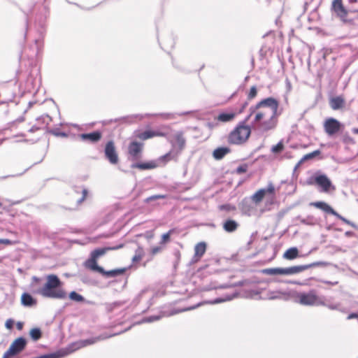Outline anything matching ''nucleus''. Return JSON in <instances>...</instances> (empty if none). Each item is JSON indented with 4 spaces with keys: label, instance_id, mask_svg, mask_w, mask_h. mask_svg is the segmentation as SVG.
Returning a JSON list of instances; mask_svg holds the SVG:
<instances>
[{
    "label": "nucleus",
    "instance_id": "obj_44",
    "mask_svg": "<svg viewBox=\"0 0 358 358\" xmlns=\"http://www.w3.org/2000/svg\"><path fill=\"white\" fill-rule=\"evenodd\" d=\"M320 151L317 150L303 156V159H310L320 155Z\"/></svg>",
    "mask_w": 358,
    "mask_h": 358
},
{
    "label": "nucleus",
    "instance_id": "obj_33",
    "mask_svg": "<svg viewBox=\"0 0 358 358\" xmlns=\"http://www.w3.org/2000/svg\"><path fill=\"white\" fill-rule=\"evenodd\" d=\"M69 297L71 300L76 302H83L85 301V298L80 294L75 291L70 292Z\"/></svg>",
    "mask_w": 358,
    "mask_h": 358
},
{
    "label": "nucleus",
    "instance_id": "obj_59",
    "mask_svg": "<svg viewBox=\"0 0 358 358\" xmlns=\"http://www.w3.org/2000/svg\"><path fill=\"white\" fill-rule=\"evenodd\" d=\"M38 129H39V127H36V126H33V127H32L29 130V132H34V131H37V130H38Z\"/></svg>",
    "mask_w": 358,
    "mask_h": 358
},
{
    "label": "nucleus",
    "instance_id": "obj_46",
    "mask_svg": "<svg viewBox=\"0 0 358 358\" xmlns=\"http://www.w3.org/2000/svg\"><path fill=\"white\" fill-rule=\"evenodd\" d=\"M248 169V166L246 164H242L237 167L236 173L238 174H241L245 173Z\"/></svg>",
    "mask_w": 358,
    "mask_h": 358
},
{
    "label": "nucleus",
    "instance_id": "obj_20",
    "mask_svg": "<svg viewBox=\"0 0 358 358\" xmlns=\"http://www.w3.org/2000/svg\"><path fill=\"white\" fill-rule=\"evenodd\" d=\"M222 227L225 231L231 233L238 229V224L234 220L228 219L223 222Z\"/></svg>",
    "mask_w": 358,
    "mask_h": 358
},
{
    "label": "nucleus",
    "instance_id": "obj_32",
    "mask_svg": "<svg viewBox=\"0 0 358 358\" xmlns=\"http://www.w3.org/2000/svg\"><path fill=\"white\" fill-rule=\"evenodd\" d=\"M29 334L31 338L35 341L39 340L42 336L41 331L39 328L31 329L29 332Z\"/></svg>",
    "mask_w": 358,
    "mask_h": 358
},
{
    "label": "nucleus",
    "instance_id": "obj_21",
    "mask_svg": "<svg viewBox=\"0 0 358 358\" xmlns=\"http://www.w3.org/2000/svg\"><path fill=\"white\" fill-rule=\"evenodd\" d=\"M85 266L92 271H97L99 273H101V272L103 271V268L101 266H99L97 264L96 259H94L92 256H91L90 259H89L87 261H86Z\"/></svg>",
    "mask_w": 358,
    "mask_h": 358
},
{
    "label": "nucleus",
    "instance_id": "obj_41",
    "mask_svg": "<svg viewBox=\"0 0 358 358\" xmlns=\"http://www.w3.org/2000/svg\"><path fill=\"white\" fill-rule=\"evenodd\" d=\"M284 145L281 141H280L277 145H274L271 148V151L273 153H279L283 150Z\"/></svg>",
    "mask_w": 358,
    "mask_h": 358
},
{
    "label": "nucleus",
    "instance_id": "obj_16",
    "mask_svg": "<svg viewBox=\"0 0 358 358\" xmlns=\"http://www.w3.org/2000/svg\"><path fill=\"white\" fill-rule=\"evenodd\" d=\"M102 136L101 132L99 131H94L91 133L80 134L79 138L83 141H88L90 143H96L101 140Z\"/></svg>",
    "mask_w": 358,
    "mask_h": 358
},
{
    "label": "nucleus",
    "instance_id": "obj_24",
    "mask_svg": "<svg viewBox=\"0 0 358 358\" xmlns=\"http://www.w3.org/2000/svg\"><path fill=\"white\" fill-rule=\"evenodd\" d=\"M299 257V250L296 247L290 248L283 255V258L292 260Z\"/></svg>",
    "mask_w": 358,
    "mask_h": 358
},
{
    "label": "nucleus",
    "instance_id": "obj_2",
    "mask_svg": "<svg viewBox=\"0 0 358 358\" xmlns=\"http://www.w3.org/2000/svg\"><path fill=\"white\" fill-rule=\"evenodd\" d=\"M45 284L34 293L44 298L53 299H65L67 297L66 292L62 288L63 283L55 274H49L45 276Z\"/></svg>",
    "mask_w": 358,
    "mask_h": 358
},
{
    "label": "nucleus",
    "instance_id": "obj_40",
    "mask_svg": "<svg viewBox=\"0 0 358 358\" xmlns=\"http://www.w3.org/2000/svg\"><path fill=\"white\" fill-rule=\"evenodd\" d=\"M257 94V87H256V86H252L250 88V92L248 94V99L249 100L253 99L254 98L256 97Z\"/></svg>",
    "mask_w": 358,
    "mask_h": 358
},
{
    "label": "nucleus",
    "instance_id": "obj_37",
    "mask_svg": "<svg viewBox=\"0 0 358 358\" xmlns=\"http://www.w3.org/2000/svg\"><path fill=\"white\" fill-rule=\"evenodd\" d=\"M173 233V229H171L169 230L167 233L166 234H164L162 236V240H161V242L160 243L161 244H164L167 242L169 241L170 240V237H171V235Z\"/></svg>",
    "mask_w": 358,
    "mask_h": 358
},
{
    "label": "nucleus",
    "instance_id": "obj_14",
    "mask_svg": "<svg viewBox=\"0 0 358 358\" xmlns=\"http://www.w3.org/2000/svg\"><path fill=\"white\" fill-rule=\"evenodd\" d=\"M143 144L136 141L131 142L128 148V152L131 159L136 161L141 157Z\"/></svg>",
    "mask_w": 358,
    "mask_h": 358
},
{
    "label": "nucleus",
    "instance_id": "obj_10",
    "mask_svg": "<svg viewBox=\"0 0 358 358\" xmlns=\"http://www.w3.org/2000/svg\"><path fill=\"white\" fill-rule=\"evenodd\" d=\"M104 155L106 158L111 164H116L118 163L119 157L113 141H109L106 144Z\"/></svg>",
    "mask_w": 358,
    "mask_h": 358
},
{
    "label": "nucleus",
    "instance_id": "obj_27",
    "mask_svg": "<svg viewBox=\"0 0 358 358\" xmlns=\"http://www.w3.org/2000/svg\"><path fill=\"white\" fill-rule=\"evenodd\" d=\"M122 245H120L117 247H115V248H113L112 249H118V248H122ZM111 248H97L94 250H93L91 253V256L94 258V259H98L99 257L101 256H103V255L106 254V251L108 250H110Z\"/></svg>",
    "mask_w": 358,
    "mask_h": 358
},
{
    "label": "nucleus",
    "instance_id": "obj_51",
    "mask_svg": "<svg viewBox=\"0 0 358 358\" xmlns=\"http://www.w3.org/2000/svg\"><path fill=\"white\" fill-rule=\"evenodd\" d=\"M13 320L12 319H8L6 320L5 326L7 329H10L13 326Z\"/></svg>",
    "mask_w": 358,
    "mask_h": 358
},
{
    "label": "nucleus",
    "instance_id": "obj_11",
    "mask_svg": "<svg viewBox=\"0 0 358 358\" xmlns=\"http://www.w3.org/2000/svg\"><path fill=\"white\" fill-rule=\"evenodd\" d=\"M315 182L321 187V191L328 192L331 189H335L329 178L324 174H317L314 177Z\"/></svg>",
    "mask_w": 358,
    "mask_h": 358
},
{
    "label": "nucleus",
    "instance_id": "obj_55",
    "mask_svg": "<svg viewBox=\"0 0 358 358\" xmlns=\"http://www.w3.org/2000/svg\"><path fill=\"white\" fill-rule=\"evenodd\" d=\"M143 250L141 247H138L136 250V254L141 255V257L143 256Z\"/></svg>",
    "mask_w": 358,
    "mask_h": 358
},
{
    "label": "nucleus",
    "instance_id": "obj_54",
    "mask_svg": "<svg viewBox=\"0 0 358 358\" xmlns=\"http://www.w3.org/2000/svg\"><path fill=\"white\" fill-rule=\"evenodd\" d=\"M141 259H142V257L141 256V255L135 254V255L132 258V261L134 262H136L140 261Z\"/></svg>",
    "mask_w": 358,
    "mask_h": 358
},
{
    "label": "nucleus",
    "instance_id": "obj_3",
    "mask_svg": "<svg viewBox=\"0 0 358 358\" xmlns=\"http://www.w3.org/2000/svg\"><path fill=\"white\" fill-rule=\"evenodd\" d=\"M169 141L172 149L170 152L162 156L159 158L160 161L168 162L176 158L185 147L186 140L182 131H177L174 134Z\"/></svg>",
    "mask_w": 358,
    "mask_h": 358
},
{
    "label": "nucleus",
    "instance_id": "obj_31",
    "mask_svg": "<svg viewBox=\"0 0 358 358\" xmlns=\"http://www.w3.org/2000/svg\"><path fill=\"white\" fill-rule=\"evenodd\" d=\"M164 316H165L164 314L145 317L143 318L142 320L139 323H151V322H154L155 321H157V320H160Z\"/></svg>",
    "mask_w": 358,
    "mask_h": 358
},
{
    "label": "nucleus",
    "instance_id": "obj_57",
    "mask_svg": "<svg viewBox=\"0 0 358 358\" xmlns=\"http://www.w3.org/2000/svg\"><path fill=\"white\" fill-rule=\"evenodd\" d=\"M306 159H303V157L299 161V162L296 164L295 166V169H297L304 161Z\"/></svg>",
    "mask_w": 358,
    "mask_h": 358
},
{
    "label": "nucleus",
    "instance_id": "obj_48",
    "mask_svg": "<svg viewBox=\"0 0 358 358\" xmlns=\"http://www.w3.org/2000/svg\"><path fill=\"white\" fill-rule=\"evenodd\" d=\"M154 115L155 116H160L165 120H170V119H172L173 117V115L171 113H159V114H155Z\"/></svg>",
    "mask_w": 358,
    "mask_h": 358
},
{
    "label": "nucleus",
    "instance_id": "obj_4",
    "mask_svg": "<svg viewBox=\"0 0 358 358\" xmlns=\"http://www.w3.org/2000/svg\"><path fill=\"white\" fill-rule=\"evenodd\" d=\"M246 122L244 120L229 134L228 141L230 143L240 145L248 140L251 129L250 126L245 125Z\"/></svg>",
    "mask_w": 358,
    "mask_h": 358
},
{
    "label": "nucleus",
    "instance_id": "obj_8",
    "mask_svg": "<svg viewBox=\"0 0 358 358\" xmlns=\"http://www.w3.org/2000/svg\"><path fill=\"white\" fill-rule=\"evenodd\" d=\"M27 344V341L23 337L15 339L10 345L8 350L3 354V358H8L15 356L22 352Z\"/></svg>",
    "mask_w": 358,
    "mask_h": 358
},
{
    "label": "nucleus",
    "instance_id": "obj_45",
    "mask_svg": "<svg viewBox=\"0 0 358 358\" xmlns=\"http://www.w3.org/2000/svg\"><path fill=\"white\" fill-rule=\"evenodd\" d=\"M248 202L249 201L247 200H243L242 202V210L245 213H249V212L250 211V207L248 206Z\"/></svg>",
    "mask_w": 358,
    "mask_h": 358
},
{
    "label": "nucleus",
    "instance_id": "obj_56",
    "mask_svg": "<svg viewBox=\"0 0 358 358\" xmlns=\"http://www.w3.org/2000/svg\"><path fill=\"white\" fill-rule=\"evenodd\" d=\"M23 325H24L23 322H17V324H16L17 329L18 330H21V329H22V328H23Z\"/></svg>",
    "mask_w": 358,
    "mask_h": 358
},
{
    "label": "nucleus",
    "instance_id": "obj_61",
    "mask_svg": "<svg viewBox=\"0 0 358 358\" xmlns=\"http://www.w3.org/2000/svg\"><path fill=\"white\" fill-rule=\"evenodd\" d=\"M358 315L356 313H351L350 315H348V319H352V318H355V317H357Z\"/></svg>",
    "mask_w": 358,
    "mask_h": 358
},
{
    "label": "nucleus",
    "instance_id": "obj_62",
    "mask_svg": "<svg viewBox=\"0 0 358 358\" xmlns=\"http://www.w3.org/2000/svg\"><path fill=\"white\" fill-rule=\"evenodd\" d=\"M247 106H248V102H245V103L243 104V106H242L241 108L240 109L239 113H242V112L243 111V110L245 108V107H246Z\"/></svg>",
    "mask_w": 358,
    "mask_h": 358
},
{
    "label": "nucleus",
    "instance_id": "obj_7",
    "mask_svg": "<svg viewBox=\"0 0 358 358\" xmlns=\"http://www.w3.org/2000/svg\"><path fill=\"white\" fill-rule=\"evenodd\" d=\"M331 10L336 17L343 22L347 21V17L350 13H355L351 10V6L345 7L342 0H333Z\"/></svg>",
    "mask_w": 358,
    "mask_h": 358
},
{
    "label": "nucleus",
    "instance_id": "obj_64",
    "mask_svg": "<svg viewBox=\"0 0 358 358\" xmlns=\"http://www.w3.org/2000/svg\"><path fill=\"white\" fill-rule=\"evenodd\" d=\"M353 234H354V233H353L352 231H346V232L345 233V236H347V237L352 236Z\"/></svg>",
    "mask_w": 358,
    "mask_h": 358
},
{
    "label": "nucleus",
    "instance_id": "obj_26",
    "mask_svg": "<svg viewBox=\"0 0 358 358\" xmlns=\"http://www.w3.org/2000/svg\"><path fill=\"white\" fill-rule=\"evenodd\" d=\"M125 271L126 268H116L107 271L103 269V271L101 272V274L107 278H113L123 274Z\"/></svg>",
    "mask_w": 358,
    "mask_h": 358
},
{
    "label": "nucleus",
    "instance_id": "obj_38",
    "mask_svg": "<svg viewBox=\"0 0 358 358\" xmlns=\"http://www.w3.org/2000/svg\"><path fill=\"white\" fill-rule=\"evenodd\" d=\"M48 132L55 136H61V137H66L67 134L65 132L59 131L58 129H48Z\"/></svg>",
    "mask_w": 358,
    "mask_h": 358
},
{
    "label": "nucleus",
    "instance_id": "obj_29",
    "mask_svg": "<svg viewBox=\"0 0 358 358\" xmlns=\"http://www.w3.org/2000/svg\"><path fill=\"white\" fill-rule=\"evenodd\" d=\"M156 136H164V134L163 133L156 132V131L148 130V131H145L142 132L140 134L139 137H140V138H141L143 140H146V139L150 138Z\"/></svg>",
    "mask_w": 358,
    "mask_h": 358
},
{
    "label": "nucleus",
    "instance_id": "obj_13",
    "mask_svg": "<svg viewBox=\"0 0 358 358\" xmlns=\"http://www.w3.org/2000/svg\"><path fill=\"white\" fill-rule=\"evenodd\" d=\"M237 296H238V293H236V292H234L231 294H226L222 297L216 298L215 299H214L213 301H203L202 303H199L196 305L188 307V308L184 309L183 310H193V309H195L205 303L217 304V303H220L225 302V301H231V300L235 299Z\"/></svg>",
    "mask_w": 358,
    "mask_h": 358
},
{
    "label": "nucleus",
    "instance_id": "obj_63",
    "mask_svg": "<svg viewBox=\"0 0 358 358\" xmlns=\"http://www.w3.org/2000/svg\"><path fill=\"white\" fill-rule=\"evenodd\" d=\"M348 4H349L348 6L358 5V2L357 1H348Z\"/></svg>",
    "mask_w": 358,
    "mask_h": 358
},
{
    "label": "nucleus",
    "instance_id": "obj_39",
    "mask_svg": "<svg viewBox=\"0 0 358 358\" xmlns=\"http://www.w3.org/2000/svg\"><path fill=\"white\" fill-rule=\"evenodd\" d=\"M334 216L338 217L339 220H342L343 222L350 225L353 228H357V226H356V224L355 223H353L351 221L347 220L346 218H345L344 217H343L342 215L338 214L337 212H336V215H335Z\"/></svg>",
    "mask_w": 358,
    "mask_h": 358
},
{
    "label": "nucleus",
    "instance_id": "obj_5",
    "mask_svg": "<svg viewBox=\"0 0 358 358\" xmlns=\"http://www.w3.org/2000/svg\"><path fill=\"white\" fill-rule=\"evenodd\" d=\"M120 333H117V334H114L112 335L102 334L99 336L92 337V338H90L85 339V340H80L78 341L71 343L67 348H66L64 349H62L61 350L64 354V357L78 349L86 347L87 345L94 344L98 341L110 338L115 335H118Z\"/></svg>",
    "mask_w": 358,
    "mask_h": 358
},
{
    "label": "nucleus",
    "instance_id": "obj_28",
    "mask_svg": "<svg viewBox=\"0 0 358 358\" xmlns=\"http://www.w3.org/2000/svg\"><path fill=\"white\" fill-rule=\"evenodd\" d=\"M236 117V113L234 112H224L221 113L217 117V120L223 122H227L231 121Z\"/></svg>",
    "mask_w": 358,
    "mask_h": 358
},
{
    "label": "nucleus",
    "instance_id": "obj_53",
    "mask_svg": "<svg viewBox=\"0 0 358 358\" xmlns=\"http://www.w3.org/2000/svg\"><path fill=\"white\" fill-rule=\"evenodd\" d=\"M161 251V248L159 246L154 247L151 249V253L152 255H156L157 253Z\"/></svg>",
    "mask_w": 358,
    "mask_h": 358
},
{
    "label": "nucleus",
    "instance_id": "obj_47",
    "mask_svg": "<svg viewBox=\"0 0 358 358\" xmlns=\"http://www.w3.org/2000/svg\"><path fill=\"white\" fill-rule=\"evenodd\" d=\"M324 306H327L330 310H338L340 308V303H324Z\"/></svg>",
    "mask_w": 358,
    "mask_h": 358
},
{
    "label": "nucleus",
    "instance_id": "obj_30",
    "mask_svg": "<svg viewBox=\"0 0 358 358\" xmlns=\"http://www.w3.org/2000/svg\"><path fill=\"white\" fill-rule=\"evenodd\" d=\"M75 192L82 194V196L77 199L78 204H80L85 199L88 192L86 188L81 186L75 187Z\"/></svg>",
    "mask_w": 358,
    "mask_h": 358
},
{
    "label": "nucleus",
    "instance_id": "obj_9",
    "mask_svg": "<svg viewBox=\"0 0 358 358\" xmlns=\"http://www.w3.org/2000/svg\"><path fill=\"white\" fill-rule=\"evenodd\" d=\"M266 195H271V199L275 196V187L272 182H269L266 188H262L257 191L251 197L252 200L258 203L261 202L263 198Z\"/></svg>",
    "mask_w": 358,
    "mask_h": 358
},
{
    "label": "nucleus",
    "instance_id": "obj_52",
    "mask_svg": "<svg viewBox=\"0 0 358 358\" xmlns=\"http://www.w3.org/2000/svg\"><path fill=\"white\" fill-rule=\"evenodd\" d=\"M0 243L4 245H11L13 243L10 239L0 238Z\"/></svg>",
    "mask_w": 358,
    "mask_h": 358
},
{
    "label": "nucleus",
    "instance_id": "obj_35",
    "mask_svg": "<svg viewBox=\"0 0 358 358\" xmlns=\"http://www.w3.org/2000/svg\"><path fill=\"white\" fill-rule=\"evenodd\" d=\"M301 222L307 225H314L316 220L313 216H308L306 218L301 219Z\"/></svg>",
    "mask_w": 358,
    "mask_h": 358
},
{
    "label": "nucleus",
    "instance_id": "obj_12",
    "mask_svg": "<svg viewBox=\"0 0 358 358\" xmlns=\"http://www.w3.org/2000/svg\"><path fill=\"white\" fill-rule=\"evenodd\" d=\"M341 127V124L337 120L330 117L325 120L324 129L325 132L330 136L338 133Z\"/></svg>",
    "mask_w": 358,
    "mask_h": 358
},
{
    "label": "nucleus",
    "instance_id": "obj_17",
    "mask_svg": "<svg viewBox=\"0 0 358 358\" xmlns=\"http://www.w3.org/2000/svg\"><path fill=\"white\" fill-rule=\"evenodd\" d=\"M206 244L205 242H200L194 246V255L192 262H197L206 252Z\"/></svg>",
    "mask_w": 358,
    "mask_h": 358
},
{
    "label": "nucleus",
    "instance_id": "obj_60",
    "mask_svg": "<svg viewBox=\"0 0 358 358\" xmlns=\"http://www.w3.org/2000/svg\"><path fill=\"white\" fill-rule=\"evenodd\" d=\"M174 255L175 257H176V259L178 260H179L180 257V252L178 251V250H176L175 252H174Z\"/></svg>",
    "mask_w": 358,
    "mask_h": 358
},
{
    "label": "nucleus",
    "instance_id": "obj_1",
    "mask_svg": "<svg viewBox=\"0 0 358 358\" xmlns=\"http://www.w3.org/2000/svg\"><path fill=\"white\" fill-rule=\"evenodd\" d=\"M279 102L273 97H268L261 100L255 106L249 108V114L245 119L248 122L254 116L251 124L254 129L265 132L274 129L278 123Z\"/></svg>",
    "mask_w": 358,
    "mask_h": 358
},
{
    "label": "nucleus",
    "instance_id": "obj_43",
    "mask_svg": "<svg viewBox=\"0 0 358 358\" xmlns=\"http://www.w3.org/2000/svg\"><path fill=\"white\" fill-rule=\"evenodd\" d=\"M219 208L221 210H225L227 212L234 211L236 210V207L234 206H232L231 204H224L220 206Z\"/></svg>",
    "mask_w": 358,
    "mask_h": 358
},
{
    "label": "nucleus",
    "instance_id": "obj_6",
    "mask_svg": "<svg viewBox=\"0 0 358 358\" xmlns=\"http://www.w3.org/2000/svg\"><path fill=\"white\" fill-rule=\"evenodd\" d=\"M296 299L303 306L324 305V302L316 294L315 290H310L308 292H299L296 294Z\"/></svg>",
    "mask_w": 358,
    "mask_h": 358
},
{
    "label": "nucleus",
    "instance_id": "obj_23",
    "mask_svg": "<svg viewBox=\"0 0 358 358\" xmlns=\"http://www.w3.org/2000/svg\"><path fill=\"white\" fill-rule=\"evenodd\" d=\"M157 166L155 162H146V163H134L131 165L132 169H139L141 170L152 169Z\"/></svg>",
    "mask_w": 358,
    "mask_h": 358
},
{
    "label": "nucleus",
    "instance_id": "obj_50",
    "mask_svg": "<svg viewBox=\"0 0 358 358\" xmlns=\"http://www.w3.org/2000/svg\"><path fill=\"white\" fill-rule=\"evenodd\" d=\"M280 292H272L269 294V299H275L280 298Z\"/></svg>",
    "mask_w": 358,
    "mask_h": 358
},
{
    "label": "nucleus",
    "instance_id": "obj_15",
    "mask_svg": "<svg viewBox=\"0 0 358 358\" xmlns=\"http://www.w3.org/2000/svg\"><path fill=\"white\" fill-rule=\"evenodd\" d=\"M327 264V262H315L306 265H299L294 266L290 267L291 275L297 274L301 273L308 268L320 266H326Z\"/></svg>",
    "mask_w": 358,
    "mask_h": 358
},
{
    "label": "nucleus",
    "instance_id": "obj_58",
    "mask_svg": "<svg viewBox=\"0 0 358 358\" xmlns=\"http://www.w3.org/2000/svg\"><path fill=\"white\" fill-rule=\"evenodd\" d=\"M306 159H303V157L299 161V162L296 164L295 166V169H297L304 161Z\"/></svg>",
    "mask_w": 358,
    "mask_h": 358
},
{
    "label": "nucleus",
    "instance_id": "obj_36",
    "mask_svg": "<svg viewBox=\"0 0 358 358\" xmlns=\"http://www.w3.org/2000/svg\"><path fill=\"white\" fill-rule=\"evenodd\" d=\"M166 198V195H164V194H156V195H152L151 196H149L148 198H146L145 200H144V202L148 203H150L152 201H155L157 199H165Z\"/></svg>",
    "mask_w": 358,
    "mask_h": 358
},
{
    "label": "nucleus",
    "instance_id": "obj_34",
    "mask_svg": "<svg viewBox=\"0 0 358 358\" xmlns=\"http://www.w3.org/2000/svg\"><path fill=\"white\" fill-rule=\"evenodd\" d=\"M262 273L270 275H280V268H268L262 270Z\"/></svg>",
    "mask_w": 358,
    "mask_h": 358
},
{
    "label": "nucleus",
    "instance_id": "obj_42",
    "mask_svg": "<svg viewBox=\"0 0 358 358\" xmlns=\"http://www.w3.org/2000/svg\"><path fill=\"white\" fill-rule=\"evenodd\" d=\"M37 120L41 121L43 124L48 125L51 122L52 118L48 115H45L38 117Z\"/></svg>",
    "mask_w": 358,
    "mask_h": 358
},
{
    "label": "nucleus",
    "instance_id": "obj_22",
    "mask_svg": "<svg viewBox=\"0 0 358 358\" xmlns=\"http://www.w3.org/2000/svg\"><path fill=\"white\" fill-rule=\"evenodd\" d=\"M230 152V149L227 147H220L216 148L213 153V156L215 159H222L227 154Z\"/></svg>",
    "mask_w": 358,
    "mask_h": 358
},
{
    "label": "nucleus",
    "instance_id": "obj_19",
    "mask_svg": "<svg viewBox=\"0 0 358 358\" xmlns=\"http://www.w3.org/2000/svg\"><path fill=\"white\" fill-rule=\"evenodd\" d=\"M21 303L25 307H33L37 304V300L30 294L24 292L21 296Z\"/></svg>",
    "mask_w": 358,
    "mask_h": 358
},
{
    "label": "nucleus",
    "instance_id": "obj_25",
    "mask_svg": "<svg viewBox=\"0 0 358 358\" xmlns=\"http://www.w3.org/2000/svg\"><path fill=\"white\" fill-rule=\"evenodd\" d=\"M344 99L341 96L332 98L330 101V106L334 110H338L344 106Z\"/></svg>",
    "mask_w": 358,
    "mask_h": 358
},
{
    "label": "nucleus",
    "instance_id": "obj_18",
    "mask_svg": "<svg viewBox=\"0 0 358 358\" xmlns=\"http://www.w3.org/2000/svg\"><path fill=\"white\" fill-rule=\"evenodd\" d=\"M310 205L317 208H319L325 213L331 214L333 215H336V211H335L329 205H328L324 201L311 202Z\"/></svg>",
    "mask_w": 358,
    "mask_h": 358
},
{
    "label": "nucleus",
    "instance_id": "obj_49",
    "mask_svg": "<svg viewBox=\"0 0 358 358\" xmlns=\"http://www.w3.org/2000/svg\"><path fill=\"white\" fill-rule=\"evenodd\" d=\"M280 275H291L290 267L280 268Z\"/></svg>",
    "mask_w": 358,
    "mask_h": 358
}]
</instances>
